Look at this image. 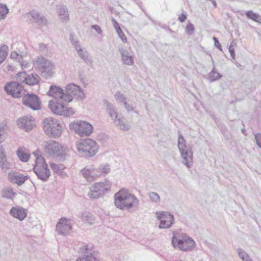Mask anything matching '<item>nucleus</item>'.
<instances>
[{
	"label": "nucleus",
	"instance_id": "cd10ccee",
	"mask_svg": "<svg viewBox=\"0 0 261 261\" xmlns=\"http://www.w3.org/2000/svg\"><path fill=\"white\" fill-rule=\"evenodd\" d=\"M30 14L35 22L38 23L39 25H45L47 24V19L44 16H40V14L35 11H32L31 12Z\"/></svg>",
	"mask_w": 261,
	"mask_h": 261
},
{
	"label": "nucleus",
	"instance_id": "bb28decb",
	"mask_svg": "<svg viewBox=\"0 0 261 261\" xmlns=\"http://www.w3.org/2000/svg\"><path fill=\"white\" fill-rule=\"evenodd\" d=\"M16 153L17 155L21 161L23 162H27L29 160L30 155L25 148H18L17 150Z\"/></svg>",
	"mask_w": 261,
	"mask_h": 261
},
{
	"label": "nucleus",
	"instance_id": "5fc2aeb1",
	"mask_svg": "<svg viewBox=\"0 0 261 261\" xmlns=\"http://www.w3.org/2000/svg\"><path fill=\"white\" fill-rule=\"evenodd\" d=\"M39 48L41 51L45 52L47 49L46 45L43 43H39Z\"/></svg>",
	"mask_w": 261,
	"mask_h": 261
},
{
	"label": "nucleus",
	"instance_id": "603ef678",
	"mask_svg": "<svg viewBox=\"0 0 261 261\" xmlns=\"http://www.w3.org/2000/svg\"><path fill=\"white\" fill-rule=\"evenodd\" d=\"M213 40L214 41V43H215V46L218 48L219 49V50H222V47H221V45L220 44V43H219L218 39L215 37H213Z\"/></svg>",
	"mask_w": 261,
	"mask_h": 261
},
{
	"label": "nucleus",
	"instance_id": "5701e85b",
	"mask_svg": "<svg viewBox=\"0 0 261 261\" xmlns=\"http://www.w3.org/2000/svg\"><path fill=\"white\" fill-rule=\"evenodd\" d=\"M10 214L14 218L21 221L23 220L27 215L25 210L20 207H13L10 211Z\"/></svg>",
	"mask_w": 261,
	"mask_h": 261
},
{
	"label": "nucleus",
	"instance_id": "ea45409f",
	"mask_svg": "<svg viewBox=\"0 0 261 261\" xmlns=\"http://www.w3.org/2000/svg\"><path fill=\"white\" fill-rule=\"evenodd\" d=\"M27 77V74L25 71L20 72L18 73L16 75V79L17 80L16 82L18 83H25V81L23 80V78H25Z\"/></svg>",
	"mask_w": 261,
	"mask_h": 261
},
{
	"label": "nucleus",
	"instance_id": "9b49d317",
	"mask_svg": "<svg viewBox=\"0 0 261 261\" xmlns=\"http://www.w3.org/2000/svg\"><path fill=\"white\" fill-rule=\"evenodd\" d=\"M73 96L77 98H84L85 97L83 90L80 87L71 84L66 86V90L64 91V101L71 102L73 99Z\"/></svg>",
	"mask_w": 261,
	"mask_h": 261
},
{
	"label": "nucleus",
	"instance_id": "864d4df0",
	"mask_svg": "<svg viewBox=\"0 0 261 261\" xmlns=\"http://www.w3.org/2000/svg\"><path fill=\"white\" fill-rule=\"evenodd\" d=\"M91 28L97 32L98 34H101L102 33V30L99 25L97 24L92 25Z\"/></svg>",
	"mask_w": 261,
	"mask_h": 261
},
{
	"label": "nucleus",
	"instance_id": "f8f14e48",
	"mask_svg": "<svg viewBox=\"0 0 261 261\" xmlns=\"http://www.w3.org/2000/svg\"><path fill=\"white\" fill-rule=\"evenodd\" d=\"M4 90L8 94L14 98L22 97L25 92L20 83L16 82L7 83L5 85Z\"/></svg>",
	"mask_w": 261,
	"mask_h": 261
},
{
	"label": "nucleus",
	"instance_id": "3c124183",
	"mask_svg": "<svg viewBox=\"0 0 261 261\" xmlns=\"http://www.w3.org/2000/svg\"><path fill=\"white\" fill-rule=\"evenodd\" d=\"M112 22L113 25V27L116 29V31L118 30V29H121L120 27L119 26V23L114 18H112Z\"/></svg>",
	"mask_w": 261,
	"mask_h": 261
},
{
	"label": "nucleus",
	"instance_id": "6e6d98bb",
	"mask_svg": "<svg viewBox=\"0 0 261 261\" xmlns=\"http://www.w3.org/2000/svg\"><path fill=\"white\" fill-rule=\"evenodd\" d=\"M70 40L73 45L77 44V43H79V41L77 40V39L74 38L73 36L71 34L70 35Z\"/></svg>",
	"mask_w": 261,
	"mask_h": 261
},
{
	"label": "nucleus",
	"instance_id": "c756f323",
	"mask_svg": "<svg viewBox=\"0 0 261 261\" xmlns=\"http://www.w3.org/2000/svg\"><path fill=\"white\" fill-rule=\"evenodd\" d=\"M57 9L59 11V15L63 21L66 22L69 21V13L66 6L63 5L58 6Z\"/></svg>",
	"mask_w": 261,
	"mask_h": 261
},
{
	"label": "nucleus",
	"instance_id": "a19ab883",
	"mask_svg": "<svg viewBox=\"0 0 261 261\" xmlns=\"http://www.w3.org/2000/svg\"><path fill=\"white\" fill-rule=\"evenodd\" d=\"M194 30H195L194 25L190 22L187 25L186 29H185V31H186V33L189 35H192L194 33Z\"/></svg>",
	"mask_w": 261,
	"mask_h": 261
},
{
	"label": "nucleus",
	"instance_id": "a878e982",
	"mask_svg": "<svg viewBox=\"0 0 261 261\" xmlns=\"http://www.w3.org/2000/svg\"><path fill=\"white\" fill-rule=\"evenodd\" d=\"M11 163L8 162L4 151L0 153V167L3 171L6 172L10 168Z\"/></svg>",
	"mask_w": 261,
	"mask_h": 261
},
{
	"label": "nucleus",
	"instance_id": "c85d7f7f",
	"mask_svg": "<svg viewBox=\"0 0 261 261\" xmlns=\"http://www.w3.org/2000/svg\"><path fill=\"white\" fill-rule=\"evenodd\" d=\"M113 122L116 126L123 131H128L131 128V126L128 123L125 122L121 118L117 117V118L113 120Z\"/></svg>",
	"mask_w": 261,
	"mask_h": 261
},
{
	"label": "nucleus",
	"instance_id": "de8ad7c7",
	"mask_svg": "<svg viewBox=\"0 0 261 261\" xmlns=\"http://www.w3.org/2000/svg\"><path fill=\"white\" fill-rule=\"evenodd\" d=\"M10 57L11 59H16L18 62L22 59V56L15 51L11 53Z\"/></svg>",
	"mask_w": 261,
	"mask_h": 261
},
{
	"label": "nucleus",
	"instance_id": "f704fd0d",
	"mask_svg": "<svg viewBox=\"0 0 261 261\" xmlns=\"http://www.w3.org/2000/svg\"><path fill=\"white\" fill-rule=\"evenodd\" d=\"M238 252L239 257L243 261H253V260L249 257L248 254L245 252L243 249L239 248L238 249Z\"/></svg>",
	"mask_w": 261,
	"mask_h": 261
},
{
	"label": "nucleus",
	"instance_id": "412c9836",
	"mask_svg": "<svg viewBox=\"0 0 261 261\" xmlns=\"http://www.w3.org/2000/svg\"><path fill=\"white\" fill-rule=\"evenodd\" d=\"M81 173L89 182L94 180L97 177L95 168L93 167H85L81 170Z\"/></svg>",
	"mask_w": 261,
	"mask_h": 261
},
{
	"label": "nucleus",
	"instance_id": "9d476101",
	"mask_svg": "<svg viewBox=\"0 0 261 261\" xmlns=\"http://www.w3.org/2000/svg\"><path fill=\"white\" fill-rule=\"evenodd\" d=\"M69 128L82 137L90 136L93 129L91 124L84 121H74L69 124Z\"/></svg>",
	"mask_w": 261,
	"mask_h": 261
},
{
	"label": "nucleus",
	"instance_id": "f257e3e1",
	"mask_svg": "<svg viewBox=\"0 0 261 261\" xmlns=\"http://www.w3.org/2000/svg\"><path fill=\"white\" fill-rule=\"evenodd\" d=\"M114 203L116 207L121 210H129L137 207L139 200L134 195L121 189L114 195Z\"/></svg>",
	"mask_w": 261,
	"mask_h": 261
},
{
	"label": "nucleus",
	"instance_id": "0e129e2a",
	"mask_svg": "<svg viewBox=\"0 0 261 261\" xmlns=\"http://www.w3.org/2000/svg\"><path fill=\"white\" fill-rule=\"evenodd\" d=\"M86 218H89L90 217H88V216H86Z\"/></svg>",
	"mask_w": 261,
	"mask_h": 261
},
{
	"label": "nucleus",
	"instance_id": "4c0bfd02",
	"mask_svg": "<svg viewBox=\"0 0 261 261\" xmlns=\"http://www.w3.org/2000/svg\"><path fill=\"white\" fill-rule=\"evenodd\" d=\"M9 12V9L6 5L0 4V19H4Z\"/></svg>",
	"mask_w": 261,
	"mask_h": 261
},
{
	"label": "nucleus",
	"instance_id": "2f4dec72",
	"mask_svg": "<svg viewBox=\"0 0 261 261\" xmlns=\"http://www.w3.org/2000/svg\"><path fill=\"white\" fill-rule=\"evenodd\" d=\"M77 54L87 65L92 66V61L88 51L86 50H81Z\"/></svg>",
	"mask_w": 261,
	"mask_h": 261
},
{
	"label": "nucleus",
	"instance_id": "aec40b11",
	"mask_svg": "<svg viewBox=\"0 0 261 261\" xmlns=\"http://www.w3.org/2000/svg\"><path fill=\"white\" fill-rule=\"evenodd\" d=\"M9 177L11 182L18 186L22 185L28 178V176H25L18 172H10Z\"/></svg>",
	"mask_w": 261,
	"mask_h": 261
},
{
	"label": "nucleus",
	"instance_id": "8fccbe9b",
	"mask_svg": "<svg viewBox=\"0 0 261 261\" xmlns=\"http://www.w3.org/2000/svg\"><path fill=\"white\" fill-rule=\"evenodd\" d=\"M18 62H19L21 66L23 68H28L29 67V63L27 61L22 60V58L20 59V61H18Z\"/></svg>",
	"mask_w": 261,
	"mask_h": 261
},
{
	"label": "nucleus",
	"instance_id": "7c9ffc66",
	"mask_svg": "<svg viewBox=\"0 0 261 261\" xmlns=\"http://www.w3.org/2000/svg\"><path fill=\"white\" fill-rule=\"evenodd\" d=\"M97 177L102 174H107L110 172V168L109 165H101L98 168H95Z\"/></svg>",
	"mask_w": 261,
	"mask_h": 261
},
{
	"label": "nucleus",
	"instance_id": "20e7f679",
	"mask_svg": "<svg viewBox=\"0 0 261 261\" xmlns=\"http://www.w3.org/2000/svg\"><path fill=\"white\" fill-rule=\"evenodd\" d=\"M178 147L182 159V163L190 168L193 165V152L191 147L186 144L181 134L178 135Z\"/></svg>",
	"mask_w": 261,
	"mask_h": 261
},
{
	"label": "nucleus",
	"instance_id": "bf43d9fd",
	"mask_svg": "<svg viewBox=\"0 0 261 261\" xmlns=\"http://www.w3.org/2000/svg\"><path fill=\"white\" fill-rule=\"evenodd\" d=\"M74 48L77 51V54H79L81 50H83L84 49L81 47L80 44L79 43L74 44Z\"/></svg>",
	"mask_w": 261,
	"mask_h": 261
},
{
	"label": "nucleus",
	"instance_id": "09e8293b",
	"mask_svg": "<svg viewBox=\"0 0 261 261\" xmlns=\"http://www.w3.org/2000/svg\"><path fill=\"white\" fill-rule=\"evenodd\" d=\"M187 19V13L185 11H183L182 13L179 16L178 19L181 22H184Z\"/></svg>",
	"mask_w": 261,
	"mask_h": 261
},
{
	"label": "nucleus",
	"instance_id": "13d9d810",
	"mask_svg": "<svg viewBox=\"0 0 261 261\" xmlns=\"http://www.w3.org/2000/svg\"><path fill=\"white\" fill-rule=\"evenodd\" d=\"M229 51L230 54V56L233 59H234L235 58V53H234V49L233 47H232L231 46H230L229 47Z\"/></svg>",
	"mask_w": 261,
	"mask_h": 261
},
{
	"label": "nucleus",
	"instance_id": "7ed1b4c3",
	"mask_svg": "<svg viewBox=\"0 0 261 261\" xmlns=\"http://www.w3.org/2000/svg\"><path fill=\"white\" fill-rule=\"evenodd\" d=\"M171 243L174 248H178L184 251L192 249L195 246V242L191 238L179 231L173 233Z\"/></svg>",
	"mask_w": 261,
	"mask_h": 261
},
{
	"label": "nucleus",
	"instance_id": "e2e57ef3",
	"mask_svg": "<svg viewBox=\"0 0 261 261\" xmlns=\"http://www.w3.org/2000/svg\"><path fill=\"white\" fill-rule=\"evenodd\" d=\"M245 132H246V130H245V129H243H243H242V133H243V134H244Z\"/></svg>",
	"mask_w": 261,
	"mask_h": 261
},
{
	"label": "nucleus",
	"instance_id": "4be33fe9",
	"mask_svg": "<svg viewBox=\"0 0 261 261\" xmlns=\"http://www.w3.org/2000/svg\"><path fill=\"white\" fill-rule=\"evenodd\" d=\"M104 104L106 106V111L112 120L113 121L117 118L118 115L117 108L107 100H104Z\"/></svg>",
	"mask_w": 261,
	"mask_h": 261
},
{
	"label": "nucleus",
	"instance_id": "423d86ee",
	"mask_svg": "<svg viewBox=\"0 0 261 261\" xmlns=\"http://www.w3.org/2000/svg\"><path fill=\"white\" fill-rule=\"evenodd\" d=\"M42 147L44 151L49 155L58 157L60 159L64 160L66 153L63 147L59 143L52 140L44 141Z\"/></svg>",
	"mask_w": 261,
	"mask_h": 261
},
{
	"label": "nucleus",
	"instance_id": "6ab92c4d",
	"mask_svg": "<svg viewBox=\"0 0 261 261\" xmlns=\"http://www.w3.org/2000/svg\"><path fill=\"white\" fill-rule=\"evenodd\" d=\"M47 94L53 97L55 99H59L64 100V91L60 87L51 85L47 92Z\"/></svg>",
	"mask_w": 261,
	"mask_h": 261
},
{
	"label": "nucleus",
	"instance_id": "b1692460",
	"mask_svg": "<svg viewBox=\"0 0 261 261\" xmlns=\"http://www.w3.org/2000/svg\"><path fill=\"white\" fill-rule=\"evenodd\" d=\"M119 50L120 53L123 63L127 65H132L134 61L133 57L130 54L127 50L123 48H120Z\"/></svg>",
	"mask_w": 261,
	"mask_h": 261
},
{
	"label": "nucleus",
	"instance_id": "052dcab7",
	"mask_svg": "<svg viewBox=\"0 0 261 261\" xmlns=\"http://www.w3.org/2000/svg\"><path fill=\"white\" fill-rule=\"evenodd\" d=\"M7 134H2L0 132V143L3 142L7 138Z\"/></svg>",
	"mask_w": 261,
	"mask_h": 261
},
{
	"label": "nucleus",
	"instance_id": "c9c22d12",
	"mask_svg": "<svg viewBox=\"0 0 261 261\" xmlns=\"http://www.w3.org/2000/svg\"><path fill=\"white\" fill-rule=\"evenodd\" d=\"M148 195L151 202L155 203L160 202V197L158 193L154 192H150Z\"/></svg>",
	"mask_w": 261,
	"mask_h": 261
},
{
	"label": "nucleus",
	"instance_id": "e433bc0d",
	"mask_svg": "<svg viewBox=\"0 0 261 261\" xmlns=\"http://www.w3.org/2000/svg\"><path fill=\"white\" fill-rule=\"evenodd\" d=\"M2 196L8 199H12L15 195L11 189H7L2 191Z\"/></svg>",
	"mask_w": 261,
	"mask_h": 261
},
{
	"label": "nucleus",
	"instance_id": "f03ea898",
	"mask_svg": "<svg viewBox=\"0 0 261 261\" xmlns=\"http://www.w3.org/2000/svg\"><path fill=\"white\" fill-rule=\"evenodd\" d=\"M33 62L36 70L43 78L48 79L53 76L55 66L51 61L40 56L36 57Z\"/></svg>",
	"mask_w": 261,
	"mask_h": 261
},
{
	"label": "nucleus",
	"instance_id": "a18cd8bd",
	"mask_svg": "<svg viewBox=\"0 0 261 261\" xmlns=\"http://www.w3.org/2000/svg\"><path fill=\"white\" fill-rule=\"evenodd\" d=\"M119 37L121 39V40L123 42H125L127 41L126 37H125L124 34L123 33L122 30L121 29H118V30L116 31Z\"/></svg>",
	"mask_w": 261,
	"mask_h": 261
},
{
	"label": "nucleus",
	"instance_id": "1a4fd4ad",
	"mask_svg": "<svg viewBox=\"0 0 261 261\" xmlns=\"http://www.w3.org/2000/svg\"><path fill=\"white\" fill-rule=\"evenodd\" d=\"M60 100H50L49 101L48 107L51 112L54 114L66 117L74 114V111L73 109L66 107L63 102L60 101Z\"/></svg>",
	"mask_w": 261,
	"mask_h": 261
},
{
	"label": "nucleus",
	"instance_id": "473e14b6",
	"mask_svg": "<svg viewBox=\"0 0 261 261\" xmlns=\"http://www.w3.org/2000/svg\"><path fill=\"white\" fill-rule=\"evenodd\" d=\"M8 46L3 45L0 47V64L6 59L8 54Z\"/></svg>",
	"mask_w": 261,
	"mask_h": 261
},
{
	"label": "nucleus",
	"instance_id": "ddd939ff",
	"mask_svg": "<svg viewBox=\"0 0 261 261\" xmlns=\"http://www.w3.org/2000/svg\"><path fill=\"white\" fill-rule=\"evenodd\" d=\"M110 186L104 182H97L93 185L88 193L90 198L96 199L108 193Z\"/></svg>",
	"mask_w": 261,
	"mask_h": 261
},
{
	"label": "nucleus",
	"instance_id": "58836bf2",
	"mask_svg": "<svg viewBox=\"0 0 261 261\" xmlns=\"http://www.w3.org/2000/svg\"><path fill=\"white\" fill-rule=\"evenodd\" d=\"M246 16L252 20L257 21L258 19L260 17L259 15L255 13H254L252 11H248L245 13Z\"/></svg>",
	"mask_w": 261,
	"mask_h": 261
},
{
	"label": "nucleus",
	"instance_id": "72a5a7b5",
	"mask_svg": "<svg viewBox=\"0 0 261 261\" xmlns=\"http://www.w3.org/2000/svg\"><path fill=\"white\" fill-rule=\"evenodd\" d=\"M222 77V75L215 70V68L210 72L208 75V81L211 82H214Z\"/></svg>",
	"mask_w": 261,
	"mask_h": 261
},
{
	"label": "nucleus",
	"instance_id": "dca6fc26",
	"mask_svg": "<svg viewBox=\"0 0 261 261\" xmlns=\"http://www.w3.org/2000/svg\"><path fill=\"white\" fill-rule=\"evenodd\" d=\"M22 103L34 111L39 110L41 108L39 97L33 93L25 94L23 97Z\"/></svg>",
	"mask_w": 261,
	"mask_h": 261
},
{
	"label": "nucleus",
	"instance_id": "c03bdc74",
	"mask_svg": "<svg viewBox=\"0 0 261 261\" xmlns=\"http://www.w3.org/2000/svg\"><path fill=\"white\" fill-rule=\"evenodd\" d=\"M8 129L7 123L6 121H4L0 123V132L2 134H7L6 131Z\"/></svg>",
	"mask_w": 261,
	"mask_h": 261
},
{
	"label": "nucleus",
	"instance_id": "4468645a",
	"mask_svg": "<svg viewBox=\"0 0 261 261\" xmlns=\"http://www.w3.org/2000/svg\"><path fill=\"white\" fill-rule=\"evenodd\" d=\"M156 217L160 220L159 228L165 229L170 228L174 223V217L172 215L168 212H161L156 213Z\"/></svg>",
	"mask_w": 261,
	"mask_h": 261
},
{
	"label": "nucleus",
	"instance_id": "6e6552de",
	"mask_svg": "<svg viewBox=\"0 0 261 261\" xmlns=\"http://www.w3.org/2000/svg\"><path fill=\"white\" fill-rule=\"evenodd\" d=\"M77 146L80 153L89 157L94 155L98 150L96 142L90 138L81 140Z\"/></svg>",
	"mask_w": 261,
	"mask_h": 261
},
{
	"label": "nucleus",
	"instance_id": "79ce46f5",
	"mask_svg": "<svg viewBox=\"0 0 261 261\" xmlns=\"http://www.w3.org/2000/svg\"><path fill=\"white\" fill-rule=\"evenodd\" d=\"M51 168L56 172H59L63 169V165H58L54 163H50Z\"/></svg>",
	"mask_w": 261,
	"mask_h": 261
},
{
	"label": "nucleus",
	"instance_id": "393cba45",
	"mask_svg": "<svg viewBox=\"0 0 261 261\" xmlns=\"http://www.w3.org/2000/svg\"><path fill=\"white\" fill-rule=\"evenodd\" d=\"M40 77L36 73L27 74V77L23 78L25 84L30 86H34L39 84Z\"/></svg>",
	"mask_w": 261,
	"mask_h": 261
},
{
	"label": "nucleus",
	"instance_id": "2eb2a0df",
	"mask_svg": "<svg viewBox=\"0 0 261 261\" xmlns=\"http://www.w3.org/2000/svg\"><path fill=\"white\" fill-rule=\"evenodd\" d=\"M79 252L84 255L82 257L77 258L75 261H100L95 252L92 251V248H89L87 245L81 247Z\"/></svg>",
	"mask_w": 261,
	"mask_h": 261
},
{
	"label": "nucleus",
	"instance_id": "39448f33",
	"mask_svg": "<svg viewBox=\"0 0 261 261\" xmlns=\"http://www.w3.org/2000/svg\"><path fill=\"white\" fill-rule=\"evenodd\" d=\"M43 128L45 134L52 138H58L62 134V126L57 120L51 117L43 119Z\"/></svg>",
	"mask_w": 261,
	"mask_h": 261
},
{
	"label": "nucleus",
	"instance_id": "0eeeda50",
	"mask_svg": "<svg viewBox=\"0 0 261 261\" xmlns=\"http://www.w3.org/2000/svg\"><path fill=\"white\" fill-rule=\"evenodd\" d=\"M33 171L38 178L44 182L47 181L50 175L47 164L44 159L41 155L36 158Z\"/></svg>",
	"mask_w": 261,
	"mask_h": 261
},
{
	"label": "nucleus",
	"instance_id": "49530a36",
	"mask_svg": "<svg viewBox=\"0 0 261 261\" xmlns=\"http://www.w3.org/2000/svg\"><path fill=\"white\" fill-rule=\"evenodd\" d=\"M254 138L257 145L261 149V134H256L254 135Z\"/></svg>",
	"mask_w": 261,
	"mask_h": 261
},
{
	"label": "nucleus",
	"instance_id": "f3484780",
	"mask_svg": "<svg viewBox=\"0 0 261 261\" xmlns=\"http://www.w3.org/2000/svg\"><path fill=\"white\" fill-rule=\"evenodd\" d=\"M17 124L20 128L29 132L35 126V118L31 115L23 116L17 121Z\"/></svg>",
	"mask_w": 261,
	"mask_h": 261
},
{
	"label": "nucleus",
	"instance_id": "4d7b16f0",
	"mask_svg": "<svg viewBox=\"0 0 261 261\" xmlns=\"http://www.w3.org/2000/svg\"><path fill=\"white\" fill-rule=\"evenodd\" d=\"M123 105H124L125 109L127 110L128 112L132 111L133 110L132 106L127 103L126 101L124 102Z\"/></svg>",
	"mask_w": 261,
	"mask_h": 261
},
{
	"label": "nucleus",
	"instance_id": "37998d69",
	"mask_svg": "<svg viewBox=\"0 0 261 261\" xmlns=\"http://www.w3.org/2000/svg\"><path fill=\"white\" fill-rule=\"evenodd\" d=\"M115 97L116 99L120 100L121 102L124 103L126 101L125 96L119 91H117L115 94Z\"/></svg>",
	"mask_w": 261,
	"mask_h": 261
},
{
	"label": "nucleus",
	"instance_id": "a211bd4d",
	"mask_svg": "<svg viewBox=\"0 0 261 261\" xmlns=\"http://www.w3.org/2000/svg\"><path fill=\"white\" fill-rule=\"evenodd\" d=\"M71 229L72 226L69 220L65 218H62L57 223L56 230L59 234L65 236L70 233Z\"/></svg>",
	"mask_w": 261,
	"mask_h": 261
},
{
	"label": "nucleus",
	"instance_id": "680f3d73",
	"mask_svg": "<svg viewBox=\"0 0 261 261\" xmlns=\"http://www.w3.org/2000/svg\"><path fill=\"white\" fill-rule=\"evenodd\" d=\"M212 3H213V5H214V6L215 7H217V3L214 1V0H212Z\"/></svg>",
	"mask_w": 261,
	"mask_h": 261
}]
</instances>
